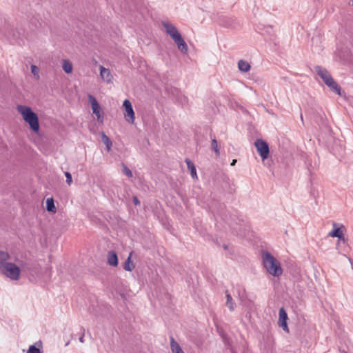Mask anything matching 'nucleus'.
<instances>
[{
    "label": "nucleus",
    "instance_id": "1",
    "mask_svg": "<svg viewBox=\"0 0 353 353\" xmlns=\"http://www.w3.org/2000/svg\"><path fill=\"white\" fill-rule=\"evenodd\" d=\"M16 108L24 121L29 125L30 129L34 132H38L39 130V117L32 108L23 105H17Z\"/></svg>",
    "mask_w": 353,
    "mask_h": 353
},
{
    "label": "nucleus",
    "instance_id": "2",
    "mask_svg": "<svg viewBox=\"0 0 353 353\" xmlns=\"http://www.w3.org/2000/svg\"><path fill=\"white\" fill-rule=\"evenodd\" d=\"M263 264L266 271L271 275L279 277L283 273L280 262L268 252H262Z\"/></svg>",
    "mask_w": 353,
    "mask_h": 353
},
{
    "label": "nucleus",
    "instance_id": "3",
    "mask_svg": "<svg viewBox=\"0 0 353 353\" xmlns=\"http://www.w3.org/2000/svg\"><path fill=\"white\" fill-rule=\"evenodd\" d=\"M163 25L167 34H169L170 37L174 40V43L177 45L178 48L181 52H186L188 50L187 44L183 39L177 29L170 23H163Z\"/></svg>",
    "mask_w": 353,
    "mask_h": 353
},
{
    "label": "nucleus",
    "instance_id": "4",
    "mask_svg": "<svg viewBox=\"0 0 353 353\" xmlns=\"http://www.w3.org/2000/svg\"><path fill=\"white\" fill-rule=\"evenodd\" d=\"M0 271L12 280L17 281L19 279L20 269L17 265L12 263L5 264V265L0 268Z\"/></svg>",
    "mask_w": 353,
    "mask_h": 353
},
{
    "label": "nucleus",
    "instance_id": "5",
    "mask_svg": "<svg viewBox=\"0 0 353 353\" xmlns=\"http://www.w3.org/2000/svg\"><path fill=\"white\" fill-rule=\"evenodd\" d=\"M254 145L262 160L264 161L268 158L270 148L268 144L265 141L259 139L255 141Z\"/></svg>",
    "mask_w": 353,
    "mask_h": 353
},
{
    "label": "nucleus",
    "instance_id": "6",
    "mask_svg": "<svg viewBox=\"0 0 353 353\" xmlns=\"http://www.w3.org/2000/svg\"><path fill=\"white\" fill-rule=\"evenodd\" d=\"M123 108L125 119L130 123H134L135 120V114L133 110L132 103L128 99H125L123 101Z\"/></svg>",
    "mask_w": 353,
    "mask_h": 353
},
{
    "label": "nucleus",
    "instance_id": "7",
    "mask_svg": "<svg viewBox=\"0 0 353 353\" xmlns=\"http://www.w3.org/2000/svg\"><path fill=\"white\" fill-rule=\"evenodd\" d=\"M88 99L90 103L92 112L97 116V120L100 122H103V113L98 101L90 94L88 95Z\"/></svg>",
    "mask_w": 353,
    "mask_h": 353
},
{
    "label": "nucleus",
    "instance_id": "8",
    "mask_svg": "<svg viewBox=\"0 0 353 353\" xmlns=\"http://www.w3.org/2000/svg\"><path fill=\"white\" fill-rule=\"evenodd\" d=\"M333 230H332L329 233L328 236L330 237H336L339 240H342L345 241L344 239V232H345V228L342 224H338L336 223H332Z\"/></svg>",
    "mask_w": 353,
    "mask_h": 353
},
{
    "label": "nucleus",
    "instance_id": "9",
    "mask_svg": "<svg viewBox=\"0 0 353 353\" xmlns=\"http://www.w3.org/2000/svg\"><path fill=\"white\" fill-rule=\"evenodd\" d=\"M279 325L286 332H289L287 325L288 314L283 307L280 308L279 312Z\"/></svg>",
    "mask_w": 353,
    "mask_h": 353
},
{
    "label": "nucleus",
    "instance_id": "10",
    "mask_svg": "<svg viewBox=\"0 0 353 353\" xmlns=\"http://www.w3.org/2000/svg\"><path fill=\"white\" fill-rule=\"evenodd\" d=\"M100 70V77L103 81L106 82L107 83H110L112 82L113 77L111 74V72L109 69L104 68L102 65L99 66Z\"/></svg>",
    "mask_w": 353,
    "mask_h": 353
},
{
    "label": "nucleus",
    "instance_id": "11",
    "mask_svg": "<svg viewBox=\"0 0 353 353\" xmlns=\"http://www.w3.org/2000/svg\"><path fill=\"white\" fill-rule=\"evenodd\" d=\"M316 70L317 74L321 77L325 84L332 79L329 72L325 69L321 67H316Z\"/></svg>",
    "mask_w": 353,
    "mask_h": 353
},
{
    "label": "nucleus",
    "instance_id": "12",
    "mask_svg": "<svg viewBox=\"0 0 353 353\" xmlns=\"http://www.w3.org/2000/svg\"><path fill=\"white\" fill-rule=\"evenodd\" d=\"M108 263L113 267H116L118 265V257L115 252L110 251L107 255Z\"/></svg>",
    "mask_w": 353,
    "mask_h": 353
},
{
    "label": "nucleus",
    "instance_id": "13",
    "mask_svg": "<svg viewBox=\"0 0 353 353\" xmlns=\"http://www.w3.org/2000/svg\"><path fill=\"white\" fill-rule=\"evenodd\" d=\"M326 85L338 95L340 96L341 94V88L333 79V78L331 79V81L327 82Z\"/></svg>",
    "mask_w": 353,
    "mask_h": 353
},
{
    "label": "nucleus",
    "instance_id": "14",
    "mask_svg": "<svg viewBox=\"0 0 353 353\" xmlns=\"http://www.w3.org/2000/svg\"><path fill=\"white\" fill-rule=\"evenodd\" d=\"M185 161L187 164L188 168L190 171V174H191L192 177L193 179H197L198 176H197V174H196V168H195L194 163L189 159H186L185 160Z\"/></svg>",
    "mask_w": 353,
    "mask_h": 353
},
{
    "label": "nucleus",
    "instance_id": "15",
    "mask_svg": "<svg viewBox=\"0 0 353 353\" xmlns=\"http://www.w3.org/2000/svg\"><path fill=\"white\" fill-rule=\"evenodd\" d=\"M132 256V252H130L128 258L127 259V260L125 261V262L123 264V269L126 271L131 272L135 268L134 264L131 261Z\"/></svg>",
    "mask_w": 353,
    "mask_h": 353
},
{
    "label": "nucleus",
    "instance_id": "16",
    "mask_svg": "<svg viewBox=\"0 0 353 353\" xmlns=\"http://www.w3.org/2000/svg\"><path fill=\"white\" fill-rule=\"evenodd\" d=\"M62 68L65 72H66L67 74L71 73L73 70L72 62L68 59L63 60Z\"/></svg>",
    "mask_w": 353,
    "mask_h": 353
},
{
    "label": "nucleus",
    "instance_id": "17",
    "mask_svg": "<svg viewBox=\"0 0 353 353\" xmlns=\"http://www.w3.org/2000/svg\"><path fill=\"white\" fill-rule=\"evenodd\" d=\"M10 259V255L8 252L0 251V268L8 263V261Z\"/></svg>",
    "mask_w": 353,
    "mask_h": 353
},
{
    "label": "nucleus",
    "instance_id": "18",
    "mask_svg": "<svg viewBox=\"0 0 353 353\" xmlns=\"http://www.w3.org/2000/svg\"><path fill=\"white\" fill-rule=\"evenodd\" d=\"M46 209L48 212L55 213L57 212L54 205V199L52 198H48L46 200Z\"/></svg>",
    "mask_w": 353,
    "mask_h": 353
},
{
    "label": "nucleus",
    "instance_id": "19",
    "mask_svg": "<svg viewBox=\"0 0 353 353\" xmlns=\"http://www.w3.org/2000/svg\"><path fill=\"white\" fill-rule=\"evenodd\" d=\"M170 345L173 353H183L178 343L173 338H171Z\"/></svg>",
    "mask_w": 353,
    "mask_h": 353
},
{
    "label": "nucleus",
    "instance_id": "20",
    "mask_svg": "<svg viewBox=\"0 0 353 353\" xmlns=\"http://www.w3.org/2000/svg\"><path fill=\"white\" fill-rule=\"evenodd\" d=\"M238 67L243 72H248L250 69V65L243 60H240L238 63Z\"/></svg>",
    "mask_w": 353,
    "mask_h": 353
},
{
    "label": "nucleus",
    "instance_id": "21",
    "mask_svg": "<svg viewBox=\"0 0 353 353\" xmlns=\"http://www.w3.org/2000/svg\"><path fill=\"white\" fill-rule=\"evenodd\" d=\"M226 297H227V306L230 308V310H233L234 309V303L232 300V298L231 295L228 293V292H226Z\"/></svg>",
    "mask_w": 353,
    "mask_h": 353
},
{
    "label": "nucleus",
    "instance_id": "22",
    "mask_svg": "<svg viewBox=\"0 0 353 353\" xmlns=\"http://www.w3.org/2000/svg\"><path fill=\"white\" fill-rule=\"evenodd\" d=\"M101 138L102 141L106 145L107 150L109 151L112 146V141L104 133L102 134Z\"/></svg>",
    "mask_w": 353,
    "mask_h": 353
},
{
    "label": "nucleus",
    "instance_id": "23",
    "mask_svg": "<svg viewBox=\"0 0 353 353\" xmlns=\"http://www.w3.org/2000/svg\"><path fill=\"white\" fill-rule=\"evenodd\" d=\"M31 72L33 74L34 77H37V79L39 78V70L36 65H31Z\"/></svg>",
    "mask_w": 353,
    "mask_h": 353
},
{
    "label": "nucleus",
    "instance_id": "24",
    "mask_svg": "<svg viewBox=\"0 0 353 353\" xmlns=\"http://www.w3.org/2000/svg\"><path fill=\"white\" fill-rule=\"evenodd\" d=\"M212 149L214 150V151L215 152L217 156H219V150L218 148L217 141L215 139H212Z\"/></svg>",
    "mask_w": 353,
    "mask_h": 353
},
{
    "label": "nucleus",
    "instance_id": "25",
    "mask_svg": "<svg viewBox=\"0 0 353 353\" xmlns=\"http://www.w3.org/2000/svg\"><path fill=\"white\" fill-rule=\"evenodd\" d=\"M123 172L128 177L132 176V171L125 165H123Z\"/></svg>",
    "mask_w": 353,
    "mask_h": 353
},
{
    "label": "nucleus",
    "instance_id": "26",
    "mask_svg": "<svg viewBox=\"0 0 353 353\" xmlns=\"http://www.w3.org/2000/svg\"><path fill=\"white\" fill-rule=\"evenodd\" d=\"M27 353H41V351L39 348L36 347L34 345H31L29 347Z\"/></svg>",
    "mask_w": 353,
    "mask_h": 353
},
{
    "label": "nucleus",
    "instance_id": "27",
    "mask_svg": "<svg viewBox=\"0 0 353 353\" xmlns=\"http://www.w3.org/2000/svg\"><path fill=\"white\" fill-rule=\"evenodd\" d=\"M65 176L66 177V182H67V183L69 185H70L72 184V182L71 174L70 172H65Z\"/></svg>",
    "mask_w": 353,
    "mask_h": 353
},
{
    "label": "nucleus",
    "instance_id": "28",
    "mask_svg": "<svg viewBox=\"0 0 353 353\" xmlns=\"http://www.w3.org/2000/svg\"><path fill=\"white\" fill-rule=\"evenodd\" d=\"M133 201H134V205H137L140 203L139 201L138 200V199L137 197H134L133 199Z\"/></svg>",
    "mask_w": 353,
    "mask_h": 353
},
{
    "label": "nucleus",
    "instance_id": "29",
    "mask_svg": "<svg viewBox=\"0 0 353 353\" xmlns=\"http://www.w3.org/2000/svg\"><path fill=\"white\" fill-rule=\"evenodd\" d=\"M236 159H234V160L232 161V162L231 163V165H232V166H233V165H234L236 164Z\"/></svg>",
    "mask_w": 353,
    "mask_h": 353
},
{
    "label": "nucleus",
    "instance_id": "30",
    "mask_svg": "<svg viewBox=\"0 0 353 353\" xmlns=\"http://www.w3.org/2000/svg\"><path fill=\"white\" fill-rule=\"evenodd\" d=\"M81 343H83L84 342V340H83V336H81L80 339H79Z\"/></svg>",
    "mask_w": 353,
    "mask_h": 353
}]
</instances>
